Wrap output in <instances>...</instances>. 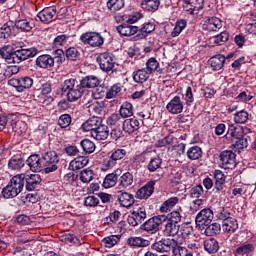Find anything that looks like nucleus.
Returning <instances> with one entry per match:
<instances>
[{"label":"nucleus","mask_w":256,"mask_h":256,"mask_svg":"<svg viewBox=\"0 0 256 256\" xmlns=\"http://www.w3.org/2000/svg\"><path fill=\"white\" fill-rule=\"evenodd\" d=\"M15 35H17V31H15L13 22H7L0 27V39H11V37H15Z\"/></svg>","instance_id":"nucleus-25"},{"label":"nucleus","mask_w":256,"mask_h":256,"mask_svg":"<svg viewBox=\"0 0 256 256\" xmlns=\"http://www.w3.org/2000/svg\"><path fill=\"white\" fill-rule=\"evenodd\" d=\"M222 229L225 233H235L237 229H239V224L237 223V219L231 217L222 222Z\"/></svg>","instance_id":"nucleus-36"},{"label":"nucleus","mask_w":256,"mask_h":256,"mask_svg":"<svg viewBox=\"0 0 256 256\" xmlns=\"http://www.w3.org/2000/svg\"><path fill=\"white\" fill-rule=\"evenodd\" d=\"M80 145L84 151V153H94L95 152V143H93V141L89 140V139H84L80 142Z\"/></svg>","instance_id":"nucleus-56"},{"label":"nucleus","mask_w":256,"mask_h":256,"mask_svg":"<svg viewBox=\"0 0 256 256\" xmlns=\"http://www.w3.org/2000/svg\"><path fill=\"white\" fill-rule=\"evenodd\" d=\"M162 243L164 245L165 253H169V251L173 252V249H175V247H177L178 242L175 239L163 238Z\"/></svg>","instance_id":"nucleus-59"},{"label":"nucleus","mask_w":256,"mask_h":256,"mask_svg":"<svg viewBox=\"0 0 256 256\" xmlns=\"http://www.w3.org/2000/svg\"><path fill=\"white\" fill-rule=\"evenodd\" d=\"M17 195H19V192L17 191L16 188L11 186L9 183L7 184L6 187L2 189V197H4V199H13L17 197Z\"/></svg>","instance_id":"nucleus-47"},{"label":"nucleus","mask_w":256,"mask_h":256,"mask_svg":"<svg viewBox=\"0 0 256 256\" xmlns=\"http://www.w3.org/2000/svg\"><path fill=\"white\" fill-rule=\"evenodd\" d=\"M14 189H16L19 193L23 191V187H25V174H17L8 182Z\"/></svg>","instance_id":"nucleus-34"},{"label":"nucleus","mask_w":256,"mask_h":256,"mask_svg":"<svg viewBox=\"0 0 256 256\" xmlns=\"http://www.w3.org/2000/svg\"><path fill=\"white\" fill-rule=\"evenodd\" d=\"M97 63L99 64L101 71L109 73V71H113V69H115V55L109 52L101 53L97 57Z\"/></svg>","instance_id":"nucleus-7"},{"label":"nucleus","mask_w":256,"mask_h":256,"mask_svg":"<svg viewBox=\"0 0 256 256\" xmlns=\"http://www.w3.org/2000/svg\"><path fill=\"white\" fill-rule=\"evenodd\" d=\"M127 244L129 247H149L151 242L142 237H130L127 239Z\"/></svg>","instance_id":"nucleus-39"},{"label":"nucleus","mask_w":256,"mask_h":256,"mask_svg":"<svg viewBox=\"0 0 256 256\" xmlns=\"http://www.w3.org/2000/svg\"><path fill=\"white\" fill-rule=\"evenodd\" d=\"M185 27H187V20H177L174 29L171 32V37H179L181 33H183V29H185Z\"/></svg>","instance_id":"nucleus-45"},{"label":"nucleus","mask_w":256,"mask_h":256,"mask_svg":"<svg viewBox=\"0 0 256 256\" xmlns=\"http://www.w3.org/2000/svg\"><path fill=\"white\" fill-rule=\"evenodd\" d=\"M223 27V21L217 17L206 18L203 24L204 31H219Z\"/></svg>","instance_id":"nucleus-22"},{"label":"nucleus","mask_w":256,"mask_h":256,"mask_svg":"<svg viewBox=\"0 0 256 256\" xmlns=\"http://www.w3.org/2000/svg\"><path fill=\"white\" fill-rule=\"evenodd\" d=\"M25 167V158L21 154H16L8 161V168L12 171H21Z\"/></svg>","instance_id":"nucleus-24"},{"label":"nucleus","mask_w":256,"mask_h":256,"mask_svg":"<svg viewBox=\"0 0 256 256\" xmlns=\"http://www.w3.org/2000/svg\"><path fill=\"white\" fill-rule=\"evenodd\" d=\"M117 165V162L113 160L111 156L105 158L102 162L101 169L102 171H109V169H113Z\"/></svg>","instance_id":"nucleus-63"},{"label":"nucleus","mask_w":256,"mask_h":256,"mask_svg":"<svg viewBox=\"0 0 256 256\" xmlns=\"http://www.w3.org/2000/svg\"><path fill=\"white\" fill-rule=\"evenodd\" d=\"M60 241L62 243H72L73 245H81V240L77 236L71 233L62 234L60 236Z\"/></svg>","instance_id":"nucleus-49"},{"label":"nucleus","mask_w":256,"mask_h":256,"mask_svg":"<svg viewBox=\"0 0 256 256\" xmlns=\"http://www.w3.org/2000/svg\"><path fill=\"white\" fill-rule=\"evenodd\" d=\"M181 226L179 224H175L173 222H169L166 220V224L164 226L163 233L165 237H175L177 233H179V229Z\"/></svg>","instance_id":"nucleus-37"},{"label":"nucleus","mask_w":256,"mask_h":256,"mask_svg":"<svg viewBox=\"0 0 256 256\" xmlns=\"http://www.w3.org/2000/svg\"><path fill=\"white\" fill-rule=\"evenodd\" d=\"M107 125L110 127H117L119 123H121V115L120 114H112L106 119Z\"/></svg>","instance_id":"nucleus-64"},{"label":"nucleus","mask_w":256,"mask_h":256,"mask_svg":"<svg viewBox=\"0 0 256 256\" xmlns=\"http://www.w3.org/2000/svg\"><path fill=\"white\" fill-rule=\"evenodd\" d=\"M209 64L213 71H221L225 65V56L217 54L209 59Z\"/></svg>","instance_id":"nucleus-31"},{"label":"nucleus","mask_w":256,"mask_h":256,"mask_svg":"<svg viewBox=\"0 0 256 256\" xmlns=\"http://www.w3.org/2000/svg\"><path fill=\"white\" fill-rule=\"evenodd\" d=\"M8 85L14 87L18 93H23L25 89H31L33 87V78L29 76L12 78L8 80Z\"/></svg>","instance_id":"nucleus-9"},{"label":"nucleus","mask_w":256,"mask_h":256,"mask_svg":"<svg viewBox=\"0 0 256 256\" xmlns=\"http://www.w3.org/2000/svg\"><path fill=\"white\" fill-rule=\"evenodd\" d=\"M202 229H204V235H206V237H213V235H219L221 233V224L210 222L202 226Z\"/></svg>","instance_id":"nucleus-32"},{"label":"nucleus","mask_w":256,"mask_h":256,"mask_svg":"<svg viewBox=\"0 0 256 256\" xmlns=\"http://www.w3.org/2000/svg\"><path fill=\"white\" fill-rule=\"evenodd\" d=\"M102 243L104 247H107L108 249H111V247H115L117 243H119V236L117 235H111L102 240Z\"/></svg>","instance_id":"nucleus-57"},{"label":"nucleus","mask_w":256,"mask_h":256,"mask_svg":"<svg viewBox=\"0 0 256 256\" xmlns=\"http://www.w3.org/2000/svg\"><path fill=\"white\" fill-rule=\"evenodd\" d=\"M161 5V0H143L141 2V8L147 13H155Z\"/></svg>","instance_id":"nucleus-33"},{"label":"nucleus","mask_w":256,"mask_h":256,"mask_svg":"<svg viewBox=\"0 0 256 256\" xmlns=\"http://www.w3.org/2000/svg\"><path fill=\"white\" fill-rule=\"evenodd\" d=\"M138 31H139V35L145 38L148 35H150V33H153V31H155V23H152V22L145 23Z\"/></svg>","instance_id":"nucleus-54"},{"label":"nucleus","mask_w":256,"mask_h":256,"mask_svg":"<svg viewBox=\"0 0 256 256\" xmlns=\"http://www.w3.org/2000/svg\"><path fill=\"white\" fill-rule=\"evenodd\" d=\"M61 91L63 95H66L68 101L73 103V101H78L85 94L81 82L77 81L75 78H69L64 80L61 85Z\"/></svg>","instance_id":"nucleus-2"},{"label":"nucleus","mask_w":256,"mask_h":256,"mask_svg":"<svg viewBox=\"0 0 256 256\" xmlns=\"http://www.w3.org/2000/svg\"><path fill=\"white\" fill-rule=\"evenodd\" d=\"M177 203H179V197L177 196L167 199L160 206L161 213H167L168 211H171V209H173Z\"/></svg>","instance_id":"nucleus-42"},{"label":"nucleus","mask_w":256,"mask_h":256,"mask_svg":"<svg viewBox=\"0 0 256 256\" xmlns=\"http://www.w3.org/2000/svg\"><path fill=\"white\" fill-rule=\"evenodd\" d=\"M26 165H28L29 169L34 173L37 171H43V164L41 163V157L38 154H32L25 160Z\"/></svg>","instance_id":"nucleus-23"},{"label":"nucleus","mask_w":256,"mask_h":256,"mask_svg":"<svg viewBox=\"0 0 256 256\" xmlns=\"http://www.w3.org/2000/svg\"><path fill=\"white\" fill-rule=\"evenodd\" d=\"M121 93V84H114L106 93V99H115Z\"/></svg>","instance_id":"nucleus-62"},{"label":"nucleus","mask_w":256,"mask_h":256,"mask_svg":"<svg viewBox=\"0 0 256 256\" xmlns=\"http://www.w3.org/2000/svg\"><path fill=\"white\" fill-rule=\"evenodd\" d=\"M161 165H163V159L160 157H154L150 159L147 169L150 173H155V171H159V169H161Z\"/></svg>","instance_id":"nucleus-46"},{"label":"nucleus","mask_w":256,"mask_h":256,"mask_svg":"<svg viewBox=\"0 0 256 256\" xmlns=\"http://www.w3.org/2000/svg\"><path fill=\"white\" fill-rule=\"evenodd\" d=\"M131 185H133L132 173L125 172L118 178L119 189H127V187H131Z\"/></svg>","instance_id":"nucleus-35"},{"label":"nucleus","mask_w":256,"mask_h":256,"mask_svg":"<svg viewBox=\"0 0 256 256\" xmlns=\"http://www.w3.org/2000/svg\"><path fill=\"white\" fill-rule=\"evenodd\" d=\"M122 7H125L124 0H108L107 2V8L113 13H116V11H121Z\"/></svg>","instance_id":"nucleus-52"},{"label":"nucleus","mask_w":256,"mask_h":256,"mask_svg":"<svg viewBox=\"0 0 256 256\" xmlns=\"http://www.w3.org/2000/svg\"><path fill=\"white\" fill-rule=\"evenodd\" d=\"M165 217V221L175 223L176 225H179V223H181V219H183V216L179 210H174L168 213Z\"/></svg>","instance_id":"nucleus-50"},{"label":"nucleus","mask_w":256,"mask_h":256,"mask_svg":"<svg viewBox=\"0 0 256 256\" xmlns=\"http://www.w3.org/2000/svg\"><path fill=\"white\" fill-rule=\"evenodd\" d=\"M80 41L84 45H89L90 47H103L105 39L99 32H85L80 36Z\"/></svg>","instance_id":"nucleus-5"},{"label":"nucleus","mask_w":256,"mask_h":256,"mask_svg":"<svg viewBox=\"0 0 256 256\" xmlns=\"http://www.w3.org/2000/svg\"><path fill=\"white\" fill-rule=\"evenodd\" d=\"M255 245L251 243L243 244L236 248L234 255L235 256H249L251 253H254Z\"/></svg>","instance_id":"nucleus-38"},{"label":"nucleus","mask_w":256,"mask_h":256,"mask_svg":"<svg viewBox=\"0 0 256 256\" xmlns=\"http://www.w3.org/2000/svg\"><path fill=\"white\" fill-rule=\"evenodd\" d=\"M147 219V210L145 207L133 208L128 215L127 221L131 227H137V225H141Z\"/></svg>","instance_id":"nucleus-8"},{"label":"nucleus","mask_w":256,"mask_h":256,"mask_svg":"<svg viewBox=\"0 0 256 256\" xmlns=\"http://www.w3.org/2000/svg\"><path fill=\"white\" fill-rule=\"evenodd\" d=\"M166 109L168 113H171L172 115H179V113H183V101H181V97L174 96L166 105Z\"/></svg>","instance_id":"nucleus-20"},{"label":"nucleus","mask_w":256,"mask_h":256,"mask_svg":"<svg viewBox=\"0 0 256 256\" xmlns=\"http://www.w3.org/2000/svg\"><path fill=\"white\" fill-rule=\"evenodd\" d=\"M237 155L231 150H224L220 153V165L222 169H235L237 167Z\"/></svg>","instance_id":"nucleus-10"},{"label":"nucleus","mask_w":256,"mask_h":256,"mask_svg":"<svg viewBox=\"0 0 256 256\" xmlns=\"http://www.w3.org/2000/svg\"><path fill=\"white\" fill-rule=\"evenodd\" d=\"M103 123V118L92 116L82 124L83 131L90 132V135Z\"/></svg>","instance_id":"nucleus-19"},{"label":"nucleus","mask_w":256,"mask_h":256,"mask_svg":"<svg viewBox=\"0 0 256 256\" xmlns=\"http://www.w3.org/2000/svg\"><path fill=\"white\" fill-rule=\"evenodd\" d=\"M203 247L206 253H209V255H215V253L219 252V241L215 238H207L203 241Z\"/></svg>","instance_id":"nucleus-29"},{"label":"nucleus","mask_w":256,"mask_h":256,"mask_svg":"<svg viewBox=\"0 0 256 256\" xmlns=\"http://www.w3.org/2000/svg\"><path fill=\"white\" fill-rule=\"evenodd\" d=\"M100 83L101 81L95 75H89V76L83 77L80 80V85L82 86L84 93L85 91H87V89H95V87H99Z\"/></svg>","instance_id":"nucleus-21"},{"label":"nucleus","mask_w":256,"mask_h":256,"mask_svg":"<svg viewBox=\"0 0 256 256\" xmlns=\"http://www.w3.org/2000/svg\"><path fill=\"white\" fill-rule=\"evenodd\" d=\"M229 41V32L222 31L220 34L214 37L215 45H225Z\"/></svg>","instance_id":"nucleus-60"},{"label":"nucleus","mask_w":256,"mask_h":256,"mask_svg":"<svg viewBox=\"0 0 256 256\" xmlns=\"http://www.w3.org/2000/svg\"><path fill=\"white\" fill-rule=\"evenodd\" d=\"M116 30L120 35H123L124 37H131L132 35H135V33L139 32V27L123 23L117 26Z\"/></svg>","instance_id":"nucleus-28"},{"label":"nucleus","mask_w":256,"mask_h":256,"mask_svg":"<svg viewBox=\"0 0 256 256\" xmlns=\"http://www.w3.org/2000/svg\"><path fill=\"white\" fill-rule=\"evenodd\" d=\"M93 177H95V173L89 168L80 172V181H82V183H91V181H93Z\"/></svg>","instance_id":"nucleus-53"},{"label":"nucleus","mask_w":256,"mask_h":256,"mask_svg":"<svg viewBox=\"0 0 256 256\" xmlns=\"http://www.w3.org/2000/svg\"><path fill=\"white\" fill-rule=\"evenodd\" d=\"M204 4L205 0H183L182 7L189 15H199Z\"/></svg>","instance_id":"nucleus-11"},{"label":"nucleus","mask_w":256,"mask_h":256,"mask_svg":"<svg viewBox=\"0 0 256 256\" xmlns=\"http://www.w3.org/2000/svg\"><path fill=\"white\" fill-rule=\"evenodd\" d=\"M234 121L238 125H243L249 121V112L245 110L238 111L234 114Z\"/></svg>","instance_id":"nucleus-51"},{"label":"nucleus","mask_w":256,"mask_h":256,"mask_svg":"<svg viewBox=\"0 0 256 256\" xmlns=\"http://www.w3.org/2000/svg\"><path fill=\"white\" fill-rule=\"evenodd\" d=\"M37 18L42 23H52V21L57 19V7L50 6L44 8L37 14Z\"/></svg>","instance_id":"nucleus-13"},{"label":"nucleus","mask_w":256,"mask_h":256,"mask_svg":"<svg viewBox=\"0 0 256 256\" xmlns=\"http://www.w3.org/2000/svg\"><path fill=\"white\" fill-rule=\"evenodd\" d=\"M87 165H89V158L87 156H78L70 162L69 170L79 171V169H83V167H87Z\"/></svg>","instance_id":"nucleus-27"},{"label":"nucleus","mask_w":256,"mask_h":256,"mask_svg":"<svg viewBox=\"0 0 256 256\" xmlns=\"http://www.w3.org/2000/svg\"><path fill=\"white\" fill-rule=\"evenodd\" d=\"M15 30L20 29V31H24L26 33H29L31 29H33V26L31 25V22L27 19H21L15 22L14 24Z\"/></svg>","instance_id":"nucleus-48"},{"label":"nucleus","mask_w":256,"mask_h":256,"mask_svg":"<svg viewBox=\"0 0 256 256\" xmlns=\"http://www.w3.org/2000/svg\"><path fill=\"white\" fill-rule=\"evenodd\" d=\"M65 55L69 61H79L81 53L75 47H70L65 51Z\"/></svg>","instance_id":"nucleus-55"},{"label":"nucleus","mask_w":256,"mask_h":256,"mask_svg":"<svg viewBox=\"0 0 256 256\" xmlns=\"http://www.w3.org/2000/svg\"><path fill=\"white\" fill-rule=\"evenodd\" d=\"M90 135L96 141H105L109 137V126L102 123Z\"/></svg>","instance_id":"nucleus-26"},{"label":"nucleus","mask_w":256,"mask_h":256,"mask_svg":"<svg viewBox=\"0 0 256 256\" xmlns=\"http://www.w3.org/2000/svg\"><path fill=\"white\" fill-rule=\"evenodd\" d=\"M186 155L190 161H197L203 157V149L199 146H192L187 150Z\"/></svg>","instance_id":"nucleus-40"},{"label":"nucleus","mask_w":256,"mask_h":256,"mask_svg":"<svg viewBox=\"0 0 256 256\" xmlns=\"http://www.w3.org/2000/svg\"><path fill=\"white\" fill-rule=\"evenodd\" d=\"M119 115L123 119L133 117V104H131V102H124L120 107Z\"/></svg>","instance_id":"nucleus-44"},{"label":"nucleus","mask_w":256,"mask_h":256,"mask_svg":"<svg viewBox=\"0 0 256 256\" xmlns=\"http://www.w3.org/2000/svg\"><path fill=\"white\" fill-rule=\"evenodd\" d=\"M14 49L11 46H4L0 48V56L6 63H21L31 59L39 53V50L35 47L27 48V44L23 41H16Z\"/></svg>","instance_id":"nucleus-1"},{"label":"nucleus","mask_w":256,"mask_h":256,"mask_svg":"<svg viewBox=\"0 0 256 256\" xmlns=\"http://www.w3.org/2000/svg\"><path fill=\"white\" fill-rule=\"evenodd\" d=\"M213 210L211 208L202 209L195 217V223L197 227H204L205 225L213 221Z\"/></svg>","instance_id":"nucleus-12"},{"label":"nucleus","mask_w":256,"mask_h":256,"mask_svg":"<svg viewBox=\"0 0 256 256\" xmlns=\"http://www.w3.org/2000/svg\"><path fill=\"white\" fill-rule=\"evenodd\" d=\"M7 125H10L12 131L15 133L25 131V122L17 120L15 115L7 117L0 114V131H3Z\"/></svg>","instance_id":"nucleus-4"},{"label":"nucleus","mask_w":256,"mask_h":256,"mask_svg":"<svg viewBox=\"0 0 256 256\" xmlns=\"http://www.w3.org/2000/svg\"><path fill=\"white\" fill-rule=\"evenodd\" d=\"M121 173H123V170L116 169L114 172L107 174L102 184L104 189H111V187H115L117 183H119Z\"/></svg>","instance_id":"nucleus-17"},{"label":"nucleus","mask_w":256,"mask_h":256,"mask_svg":"<svg viewBox=\"0 0 256 256\" xmlns=\"http://www.w3.org/2000/svg\"><path fill=\"white\" fill-rule=\"evenodd\" d=\"M41 184V175L39 174H24V185L26 191H35Z\"/></svg>","instance_id":"nucleus-14"},{"label":"nucleus","mask_w":256,"mask_h":256,"mask_svg":"<svg viewBox=\"0 0 256 256\" xmlns=\"http://www.w3.org/2000/svg\"><path fill=\"white\" fill-rule=\"evenodd\" d=\"M42 171L44 173H55L59 169V155L55 151H48L41 156Z\"/></svg>","instance_id":"nucleus-3"},{"label":"nucleus","mask_w":256,"mask_h":256,"mask_svg":"<svg viewBox=\"0 0 256 256\" xmlns=\"http://www.w3.org/2000/svg\"><path fill=\"white\" fill-rule=\"evenodd\" d=\"M117 197L121 207L129 208L135 203V196L129 192H120Z\"/></svg>","instance_id":"nucleus-30"},{"label":"nucleus","mask_w":256,"mask_h":256,"mask_svg":"<svg viewBox=\"0 0 256 256\" xmlns=\"http://www.w3.org/2000/svg\"><path fill=\"white\" fill-rule=\"evenodd\" d=\"M71 115L69 114H62L58 119V125L61 129H67L71 125Z\"/></svg>","instance_id":"nucleus-61"},{"label":"nucleus","mask_w":256,"mask_h":256,"mask_svg":"<svg viewBox=\"0 0 256 256\" xmlns=\"http://www.w3.org/2000/svg\"><path fill=\"white\" fill-rule=\"evenodd\" d=\"M150 75L151 74L147 72L145 68L139 69L133 72V80L135 83L143 84L145 81H147V79H149Z\"/></svg>","instance_id":"nucleus-41"},{"label":"nucleus","mask_w":256,"mask_h":256,"mask_svg":"<svg viewBox=\"0 0 256 256\" xmlns=\"http://www.w3.org/2000/svg\"><path fill=\"white\" fill-rule=\"evenodd\" d=\"M141 123L135 117L127 118L122 123V129L124 133H128V135H132V133H136L138 129H140Z\"/></svg>","instance_id":"nucleus-18"},{"label":"nucleus","mask_w":256,"mask_h":256,"mask_svg":"<svg viewBox=\"0 0 256 256\" xmlns=\"http://www.w3.org/2000/svg\"><path fill=\"white\" fill-rule=\"evenodd\" d=\"M165 219V215L154 216L140 226V231H146V233L153 235V233L159 231V226L165 222Z\"/></svg>","instance_id":"nucleus-6"},{"label":"nucleus","mask_w":256,"mask_h":256,"mask_svg":"<svg viewBox=\"0 0 256 256\" xmlns=\"http://www.w3.org/2000/svg\"><path fill=\"white\" fill-rule=\"evenodd\" d=\"M157 181L150 180L144 186H142L137 192L136 197L137 199H149L151 195H153L155 191V184Z\"/></svg>","instance_id":"nucleus-15"},{"label":"nucleus","mask_w":256,"mask_h":256,"mask_svg":"<svg viewBox=\"0 0 256 256\" xmlns=\"http://www.w3.org/2000/svg\"><path fill=\"white\" fill-rule=\"evenodd\" d=\"M159 62L155 58H150L146 62V71L151 75L154 71H159Z\"/></svg>","instance_id":"nucleus-58"},{"label":"nucleus","mask_w":256,"mask_h":256,"mask_svg":"<svg viewBox=\"0 0 256 256\" xmlns=\"http://www.w3.org/2000/svg\"><path fill=\"white\" fill-rule=\"evenodd\" d=\"M234 139V149H247V147H249V141H251V137L241 135Z\"/></svg>","instance_id":"nucleus-43"},{"label":"nucleus","mask_w":256,"mask_h":256,"mask_svg":"<svg viewBox=\"0 0 256 256\" xmlns=\"http://www.w3.org/2000/svg\"><path fill=\"white\" fill-rule=\"evenodd\" d=\"M35 65L39 69H51L55 66V58L49 54H42L36 58Z\"/></svg>","instance_id":"nucleus-16"}]
</instances>
